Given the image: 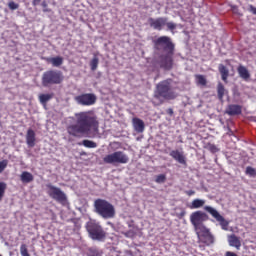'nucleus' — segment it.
Wrapping results in <instances>:
<instances>
[{
	"label": "nucleus",
	"instance_id": "nucleus-22",
	"mask_svg": "<svg viewBox=\"0 0 256 256\" xmlns=\"http://www.w3.org/2000/svg\"><path fill=\"white\" fill-rule=\"evenodd\" d=\"M218 70H219V73L221 74L222 81H224V83H227V79L229 77V69H227L225 65L220 64L218 66Z\"/></svg>",
	"mask_w": 256,
	"mask_h": 256
},
{
	"label": "nucleus",
	"instance_id": "nucleus-38",
	"mask_svg": "<svg viewBox=\"0 0 256 256\" xmlns=\"http://www.w3.org/2000/svg\"><path fill=\"white\" fill-rule=\"evenodd\" d=\"M249 11L253 14L256 15V8L253 5H249Z\"/></svg>",
	"mask_w": 256,
	"mask_h": 256
},
{
	"label": "nucleus",
	"instance_id": "nucleus-36",
	"mask_svg": "<svg viewBox=\"0 0 256 256\" xmlns=\"http://www.w3.org/2000/svg\"><path fill=\"white\" fill-rule=\"evenodd\" d=\"M7 168V160L0 161V173H3L5 169Z\"/></svg>",
	"mask_w": 256,
	"mask_h": 256
},
{
	"label": "nucleus",
	"instance_id": "nucleus-24",
	"mask_svg": "<svg viewBox=\"0 0 256 256\" xmlns=\"http://www.w3.org/2000/svg\"><path fill=\"white\" fill-rule=\"evenodd\" d=\"M20 179H21L22 183H31L33 181L34 177H33V174H31L30 172L24 171L20 175Z\"/></svg>",
	"mask_w": 256,
	"mask_h": 256
},
{
	"label": "nucleus",
	"instance_id": "nucleus-31",
	"mask_svg": "<svg viewBox=\"0 0 256 256\" xmlns=\"http://www.w3.org/2000/svg\"><path fill=\"white\" fill-rule=\"evenodd\" d=\"M246 175H248L249 177H256V170L255 168L251 167V166H247L246 167V171H245Z\"/></svg>",
	"mask_w": 256,
	"mask_h": 256
},
{
	"label": "nucleus",
	"instance_id": "nucleus-41",
	"mask_svg": "<svg viewBox=\"0 0 256 256\" xmlns=\"http://www.w3.org/2000/svg\"><path fill=\"white\" fill-rule=\"evenodd\" d=\"M166 113L170 116H173V110L172 108H169L168 110H166Z\"/></svg>",
	"mask_w": 256,
	"mask_h": 256
},
{
	"label": "nucleus",
	"instance_id": "nucleus-4",
	"mask_svg": "<svg viewBox=\"0 0 256 256\" xmlns=\"http://www.w3.org/2000/svg\"><path fill=\"white\" fill-rule=\"evenodd\" d=\"M94 212L99 217H102V219H114L115 215H117L115 206L111 202L101 198L94 201Z\"/></svg>",
	"mask_w": 256,
	"mask_h": 256
},
{
	"label": "nucleus",
	"instance_id": "nucleus-3",
	"mask_svg": "<svg viewBox=\"0 0 256 256\" xmlns=\"http://www.w3.org/2000/svg\"><path fill=\"white\" fill-rule=\"evenodd\" d=\"M155 99H164L165 101H173L179 94L173 89V80L166 79L159 82L154 92Z\"/></svg>",
	"mask_w": 256,
	"mask_h": 256
},
{
	"label": "nucleus",
	"instance_id": "nucleus-20",
	"mask_svg": "<svg viewBox=\"0 0 256 256\" xmlns=\"http://www.w3.org/2000/svg\"><path fill=\"white\" fill-rule=\"evenodd\" d=\"M53 97H55V94H53V93L40 94L38 96V99H39L41 105H43V107H47V103H49V101H51V99H53Z\"/></svg>",
	"mask_w": 256,
	"mask_h": 256
},
{
	"label": "nucleus",
	"instance_id": "nucleus-35",
	"mask_svg": "<svg viewBox=\"0 0 256 256\" xmlns=\"http://www.w3.org/2000/svg\"><path fill=\"white\" fill-rule=\"evenodd\" d=\"M88 256H103V253L99 250L91 249Z\"/></svg>",
	"mask_w": 256,
	"mask_h": 256
},
{
	"label": "nucleus",
	"instance_id": "nucleus-16",
	"mask_svg": "<svg viewBox=\"0 0 256 256\" xmlns=\"http://www.w3.org/2000/svg\"><path fill=\"white\" fill-rule=\"evenodd\" d=\"M237 71H238L239 77H241L243 81H249V79H251V73H249V70L245 66L243 65L238 66Z\"/></svg>",
	"mask_w": 256,
	"mask_h": 256
},
{
	"label": "nucleus",
	"instance_id": "nucleus-11",
	"mask_svg": "<svg viewBox=\"0 0 256 256\" xmlns=\"http://www.w3.org/2000/svg\"><path fill=\"white\" fill-rule=\"evenodd\" d=\"M209 216L203 211H196L190 215V223L194 226L203 224L204 221H208Z\"/></svg>",
	"mask_w": 256,
	"mask_h": 256
},
{
	"label": "nucleus",
	"instance_id": "nucleus-26",
	"mask_svg": "<svg viewBox=\"0 0 256 256\" xmlns=\"http://www.w3.org/2000/svg\"><path fill=\"white\" fill-rule=\"evenodd\" d=\"M227 90H225V86L223 83H218L217 85V94H218V99L219 101H223V97H225V93Z\"/></svg>",
	"mask_w": 256,
	"mask_h": 256
},
{
	"label": "nucleus",
	"instance_id": "nucleus-17",
	"mask_svg": "<svg viewBox=\"0 0 256 256\" xmlns=\"http://www.w3.org/2000/svg\"><path fill=\"white\" fill-rule=\"evenodd\" d=\"M132 123L137 133H143V131H145V122H143L141 118H133Z\"/></svg>",
	"mask_w": 256,
	"mask_h": 256
},
{
	"label": "nucleus",
	"instance_id": "nucleus-37",
	"mask_svg": "<svg viewBox=\"0 0 256 256\" xmlns=\"http://www.w3.org/2000/svg\"><path fill=\"white\" fill-rule=\"evenodd\" d=\"M41 6L43 7V12L44 13H49V11H51V10H49V9H47V2L46 1H43L42 2V4H41Z\"/></svg>",
	"mask_w": 256,
	"mask_h": 256
},
{
	"label": "nucleus",
	"instance_id": "nucleus-27",
	"mask_svg": "<svg viewBox=\"0 0 256 256\" xmlns=\"http://www.w3.org/2000/svg\"><path fill=\"white\" fill-rule=\"evenodd\" d=\"M78 145H83L87 149H95L97 148V143L91 140H83L82 143H78Z\"/></svg>",
	"mask_w": 256,
	"mask_h": 256
},
{
	"label": "nucleus",
	"instance_id": "nucleus-34",
	"mask_svg": "<svg viewBox=\"0 0 256 256\" xmlns=\"http://www.w3.org/2000/svg\"><path fill=\"white\" fill-rule=\"evenodd\" d=\"M8 7L11 11H15L16 9H19V4L15 3L14 1H10L8 3Z\"/></svg>",
	"mask_w": 256,
	"mask_h": 256
},
{
	"label": "nucleus",
	"instance_id": "nucleus-39",
	"mask_svg": "<svg viewBox=\"0 0 256 256\" xmlns=\"http://www.w3.org/2000/svg\"><path fill=\"white\" fill-rule=\"evenodd\" d=\"M40 3H41V0H33V1H32V5H33L34 7H37V5L40 4Z\"/></svg>",
	"mask_w": 256,
	"mask_h": 256
},
{
	"label": "nucleus",
	"instance_id": "nucleus-9",
	"mask_svg": "<svg viewBox=\"0 0 256 256\" xmlns=\"http://www.w3.org/2000/svg\"><path fill=\"white\" fill-rule=\"evenodd\" d=\"M204 211H206L207 213H210V215L214 219H216V221L220 224V227L221 229H223V231H227L229 227V222L225 220V217L219 214V211H217L215 208L211 206H205Z\"/></svg>",
	"mask_w": 256,
	"mask_h": 256
},
{
	"label": "nucleus",
	"instance_id": "nucleus-7",
	"mask_svg": "<svg viewBox=\"0 0 256 256\" xmlns=\"http://www.w3.org/2000/svg\"><path fill=\"white\" fill-rule=\"evenodd\" d=\"M86 230L89 233L90 239L93 241H103L106 237L105 230L95 221H89L86 224Z\"/></svg>",
	"mask_w": 256,
	"mask_h": 256
},
{
	"label": "nucleus",
	"instance_id": "nucleus-33",
	"mask_svg": "<svg viewBox=\"0 0 256 256\" xmlns=\"http://www.w3.org/2000/svg\"><path fill=\"white\" fill-rule=\"evenodd\" d=\"M165 27H167V29L173 33V30L177 29V24H175L174 22L166 21Z\"/></svg>",
	"mask_w": 256,
	"mask_h": 256
},
{
	"label": "nucleus",
	"instance_id": "nucleus-42",
	"mask_svg": "<svg viewBox=\"0 0 256 256\" xmlns=\"http://www.w3.org/2000/svg\"><path fill=\"white\" fill-rule=\"evenodd\" d=\"M0 256H3V255L0 254Z\"/></svg>",
	"mask_w": 256,
	"mask_h": 256
},
{
	"label": "nucleus",
	"instance_id": "nucleus-6",
	"mask_svg": "<svg viewBox=\"0 0 256 256\" xmlns=\"http://www.w3.org/2000/svg\"><path fill=\"white\" fill-rule=\"evenodd\" d=\"M46 189L48 197H50L54 201H57V203H60V205L65 206L69 204V201L67 200V194H65V192H63L61 188L51 183H48L46 184Z\"/></svg>",
	"mask_w": 256,
	"mask_h": 256
},
{
	"label": "nucleus",
	"instance_id": "nucleus-23",
	"mask_svg": "<svg viewBox=\"0 0 256 256\" xmlns=\"http://www.w3.org/2000/svg\"><path fill=\"white\" fill-rule=\"evenodd\" d=\"M194 229H195L196 235H198V237H202V235H205L206 233L209 232V228H207L203 224H197L196 226H194Z\"/></svg>",
	"mask_w": 256,
	"mask_h": 256
},
{
	"label": "nucleus",
	"instance_id": "nucleus-5",
	"mask_svg": "<svg viewBox=\"0 0 256 256\" xmlns=\"http://www.w3.org/2000/svg\"><path fill=\"white\" fill-rule=\"evenodd\" d=\"M64 79L62 71L47 70L42 74L41 83L43 87H51L53 85H61Z\"/></svg>",
	"mask_w": 256,
	"mask_h": 256
},
{
	"label": "nucleus",
	"instance_id": "nucleus-28",
	"mask_svg": "<svg viewBox=\"0 0 256 256\" xmlns=\"http://www.w3.org/2000/svg\"><path fill=\"white\" fill-rule=\"evenodd\" d=\"M97 67H99V58H97V56H95L90 61V69H91V71H97Z\"/></svg>",
	"mask_w": 256,
	"mask_h": 256
},
{
	"label": "nucleus",
	"instance_id": "nucleus-21",
	"mask_svg": "<svg viewBox=\"0 0 256 256\" xmlns=\"http://www.w3.org/2000/svg\"><path fill=\"white\" fill-rule=\"evenodd\" d=\"M202 237V242L204 243V245H213V243H215V237L213 236V234H211V231L209 230L208 233L204 234L201 236Z\"/></svg>",
	"mask_w": 256,
	"mask_h": 256
},
{
	"label": "nucleus",
	"instance_id": "nucleus-25",
	"mask_svg": "<svg viewBox=\"0 0 256 256\" xmlns=\"http://www.w3.org/2000/svg\"><path fill=\"white\" fill-rule=\"evenodd\" d=\"M205 205V200L203 199H194L189 205V209H201Z\"/></svg>",
	"mask_w": 256,
	"mask_h": 256
},
{
	"label": "nucleus",
	"instance_id": "nucleus-12",
	"mask_svg": "<svg viewBox=\"0 0 256 256\" xmlns=\"http://www.w3.org/2000/svg\"><path fill=\"white\" fill-rule=\"evenodd\" d=\"M148 23L152 29L156 31H162L163 27L167 25V17L149 18Z\"/></svg>",
	"mask_w": 256,
	"mask_h": 256
},
{
	"label": "nucleus",
	"instance_id": "nucleus-2",
	"mask_svg": "<svg viewBox=\"0 0 256 256\" xmlns=\"http://www.w3.org/2000/svg\"><path fill=\"white\" fill-rule=\"evenodd\" d=\"M154 49L156 51H163L166 54L159 56L156 61L160 69L164 71H171L173 69V55L175 53V44L169 36H160L157 39L153 40Z\"/></svg>",
	"mask_w": 256,
	"mask_h": 256
},
{
	"label": "nucleus",
	"instance_id": "nucleus-10",
	"mask_svg": "<svg viewBox=\"0 0 256 256\" xmlns=\"http://www.w3.org/2000/svg\"><path fill=\"white\" fill-rule=\"evenodd\" d=\"M75 101L78 105H83L84 107H90L97 103V96L93 93H85L75 97Z\"/></svg>",
	"mask_w": 256,
	"mask_h": 256
},
{
	"label": "nucleus",
	"instance_id": "nucleus-40",
	"mask_svg": "<svg viewBox=\"0 0 256 256\" xmlns=\"http://www.w3.org/2000/svg\"><path fill=\"white\" fill-rule=\"evenodd\" d=\"M186 195H188L189 197H191L192 195H195V191L189 190V191L186 192Z\"/></svg>",
	"mask_w": 256,
	"mask_h": 256
},
{
	"label": "nucleus",
	"instance_id": "nucleus-29",
	"mask_svg": "<svg viewBox=\"0 0 256 256\" xmlns=\"http://www.w3.org/2000/svg\"><path fill=\"white\" fill-rule=\"evenodd\" d=\"M196 81L198 83V85H202L203 87H205V85H207V78H205V76L198 74L196 75Z\"/></svg>",
	"mask_w": 256,
	"mask_h": 256
},
{
	"label": "nucleus",
	"instance_id": "nucleus-1",
	"mask_svg": "<svg viewBox=\"0 0 256 256\" xmlns=\"http://www.w3.org/2000/svg\"><path fill=\"white\" fill-rule=\"evenodd\" d=\"M76 124L67 127V132L72 137H81L87 133L99 131V120L91 111L79 112L74 115Z\"/></svg>",
	"mask_w": 256,
	"mask_h": 256
},
{
	"label": "nucleus",
	"instance_id": "nucleus-14",
	"mask_svg": "<svg viewBox=\"0 0 256 256\" xmlns=\"http://www.w3.org/2000/svg\"><path fill=\"white\" fill-rule=\"evenodd\" d=\"M242 111L243 108L237 104H230L226 109L227 115H230L232 117L235 115H241Z\"/></svg>",
	"mask_w": 256,
	"mask_h": 256
},
{
	"label": "nucleus",
	"instance_id": "nucleus-13",
	"mask_svg": "<svg viewBox=\"0 0 256 256\" xmlns=\"http://www.w3.org/2000/svg\"><path fill=\"white\" fill-rule=\"evenodd\" d=\"M170 157H172L174 161H177V163H180V165H187L185 154L179 150H172L170 152Z\"/></svg>",
	"mask_w": 256,
	"mask_h": 256
},
{
	"label": "nucleus",
	"instance_id": "nucleus-19",
	"mask_svg": "<svg viewBox=\"0 0 256 256\" xmlns=\"http://www.w3.org/2000/svg\"><path fill=\"white\" fill-rule=\"evenodd\" d=\"M35 131L33 129H28L26 133V143L28 147H33L35 145Z\"/></svg>",
	"mask_w": 256,
	"mask_h": 256
},
{
	"label": "nucleus",
	"instance_id": "nucleus-15",
	"mask_svg": "<svg viewBox=\"0 0 256 256\" xmlns=\"http://www.w3.org/2000/svg\"><path fill=\"white\" fill-rule=\"evenodd\" d=\"M228 243L230 247H235L238 251L241 249V238L235 234L228 235Z\"/></svg>",
	"mask_w": 256,
	"mask_h": 256
},
{
	"label": "nucleus",
	"instance_id": "nucleus-8",
	"mask_svg": "<svg viewBox=\"0 0 256 256\" xmlns=\"http://www.w3.org/2000/svg\"><path fill=\"white\" fill-rule=\"evenodd\" d=\"M103 161L107 165H126L129 163V156L123 151H116L106 155Z\"/></svg>",
	"mask_w": 256,
	"mask_h": 256
},
{
	"label": "nucleus",
	"instance_id": "nucleus-18",
	"mask_svg": "<svg viewBox=\"0 0 256 256\" xmlns=\"http://www.w3.org/2000/svg\"><path fill=\"white\" fill-rule=\"evenodd\" d=\"M45 61L52 64V67H61L63 65V57L56 56V57H48L45 58Z\"/></svg>",
	"mask_w": 256,
	"mask_h": 256
},
{
	"label": "nucleus",
	"instance_id": "nucleus-30",
	"mask_svg": "<svg viewBox=\"0 0 256 256\" xmlns=\"http://www.w3.org/2000/svg\"><path fill=\"white\" fill-rule=\"evenodd\" d=\"M5 191H7V183L0 182V201H3L5 197Z\"/></svg>",
	"mask_w": 256,
	"mask_h": 256
},
{
	"label": "nucleus",
	"instance_id": "nucleus-32",
	"mask_svg": "<svg viewBox=\"0 0 256 256\" xmlns=\"http://www.w3.org/2000/svg\"><path fill=\"white\" fill-rule=\"evenodd\" d=\"M165 181H167V176H165V174H159L155 178L156 183H165Z\"/></svg>",
	"mask_w": 256,
	"mask_h": 256
}]
</instances>
